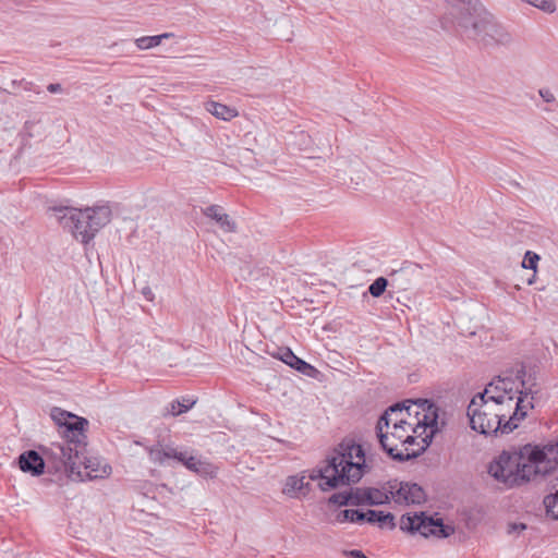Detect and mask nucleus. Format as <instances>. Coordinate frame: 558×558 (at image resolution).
<instances>
[{"mask_svg":"<svg viewBox=\"0 0 558 558\" xmlns=\"http://www.w3.org/2000/svg\"><path fill=\"white\" fill-rule=\"evenodd\" d=\"M489 417H490V415H485V416H483V418H484V420H483V423H487V421L489 420Z\"/></svg>","mask_w":558,"mask_h":558,"instance_id":"58836bf2","label":"nucleus"},{"mask_svg":"<svg viewBox=\"0 0 558 558\" xmlns=\"http://www.w3.org/2000/svg\"><path fill=\"white\" fill-rule=\"evenodd\" d=\"M400 529L411 533H418L425 537L433 535L438 538L450 536L454 529L450 525H445L441 519H434L427 517L424 512L411 514H403L400 519Z\"/></svg>","mask_w":558,"mask_h":558,"instance_id":"9d476101","label":"nucleus"},{"mask_svg":"<svg viewBox=\"0 0 558 558\" xmlns=\"http://www.w3.org/2000/svg\"><path fill=\"white\" fill-rule=\"evenodd\" d=\"M521 374L524 371L515 378L497 377L473 397L468 407L472 429L483 435L509 434L527 416L541 388Z\"/></svg>","mask_w":558,"mask_h":558,"instance_id":"f257e3e1","label":"nucleus"},{"mask_svg":"<svg viewBox=\"0 0 558 558\" xmlns=\"http://www.w3.org/2000/svg\"><path fill=\"white\" fill-rule=\"evenodd\" d=\"M371 468L361 445L343 441L326 459L322 468L310 474V478L319 480L320 489L326 492L357 483Z\"/></svg>","mask_w":558,"mask_h":558,"instance_id":"f03ea898","label":"nucleus"},{"mask_svg":"<svg viewBox=\"0 0 558 558\" xmlns=\"http://www.w3.org/2000/svg\"><path fill=\"white\" fill-rule=\"evenodd\" d=\"M389 494L398 504L420 505L426 499L424 489L415 483L393 482L389 483Z\"/></svg>","mask_w":558,"mask_h":558,"instance_id":"ddd939ff","label":"nucleus"},{"mask_svg":"<svg viewBox=\"0 0 558 558\" xmlns=\"http://www.w3.org/2000/svg\"><path fill=\"white\" fill-rule=\"evenodd\" d=\"M47 90L52 94H58L63 92V87L59 83H51L47 86Z\"/></svg>","mask_w":558,"mask_h":558,"instance_id":"f704fd0d","label":"nucleus"},{"mask_svg":"<svg viewBox=\"0 0 558 558\" xmlns=\"http://www.w3.org/2000/svg\"><path fill=\"white\" fill-rule=\"evenodd\" d=\"M17 463L23 472L31 473L33 476H38L44 473L45 461L35 450H28L22 453L17 459Z\"/></svg>","mask_w":558,"mask_h":558,"instance_id":"2eb2a0df","label":"nucleus"},{"mask_svg":"<svg viewBox=\"0 0 558 558\" xmlns=\"http://www.w3.org/2000/svg\"><path fill=\"white\" fill-rule=\"evenodd\" d=\"M280 360L291 366L292 368L301 372L304 375H311L315 368L303 361L302 359L298 357L290 349H284Z\"/></svg>","mask_w":558,"mask_h":558,"instance_id":"6ab92c4d","label":"nucleus"},{"mask_svg":"<svg viewBox=\"0 0 558 558\" xmlns=\"http://www.w3.org/2000/svg\"><path fill=\"white\" fill-rule=\"evenodd\" d=\"M0 90H1V92H8L7 89H2L1 87H0Z\"/></svg>","mask_w":558,"mask_h":558,"instance_id":"37998d69","label":"nucleus"},{"mask_svg":"<svg viewBox=\"0 0 558 558\" xmlns=\"http://www.w3.org/2000/svg\"><path fill=\"white\" fill-rule=\"evenodd\" d=\"M305 475L288 476L282 493L290 498H296L299 494L303 493V490L308 487V483L305 482Z\"/></svg>","mask_w":558,"mask_h":558,"instance_id":"a211bd4d","label":"nucleus"},{"mask_svg":"<svg viewBox=\"0 0 558 558\" xmlns=\"http://www.w3.org/2000/svg\"><path fill=\"white\" fill-rule=\"evenodd\" d=\"M538 260H539V255L538 254H536V253H534L532 251H527L524 254V258L522 260V267L526 268V269H532L535 272L536 268H537Z\"/></svg>","mask_w":558,"mask_h":558,"instance_id":"c85d7f7f","label":"nucleus"},{"mask_svg":"<svg viewBox=\"0 0 558 558\" xmlns=\"http://www.w3.org/2000/svg\"><path fill=\"white\" fill-rule=\"evenodd\" d=\"M523 457L530 462L535 482L543 480L558 468V441L544 446L526 444Z\"/></svg>","mask_w":558,"mask_h":558,"instance_id":"1a4fd4ad","label":"nucleus"},{"mask_svg":"<svg viewBox=\"0 0 558 558\" xmlns=\"http://www.w3.org/2000/svg\"><path fill=\"white\" fill-rule=\"evenodd\" d=\"M416 266L407 264L398 270L391 271L389 275L390 287L399 291H405L410 288L412 276L415 272Z\"/></svg>","mask_w":558,"mask_h":558,"instance_id":"dca6fc26","label":"nucleus"},{"mask_svg":"<svg viewBox=\"0 0 558 558\" xmlns=\"http://www.w3.org/2000/svg\"><path fill=\"white\" fill-rule=\"evenodd\" d=\"M31 85H32L31 83H26V85H25V87H24V88H25V90H29V89H31Z\"/></svg>","mask_w":558,"mask_h":558,"instance_id":"ea45409f","label":"nucleus"},{"mask_svg":"<svg viewBox=\"0 0 558 558\" xmlns=\"http://www.w3.org/2000/svg\"><path fill=\"white\" fill-rule=\"evenodd\" d=\"M538 95L541 96L544 102L550 105V108H546L545 110H554L553 107L557 105V99L554 92L550 88L543 87L538 89Z\"/></svg>","mask_w":558,"mask_h":558,"instance_id":"cd10ccee","label":"nucleus"},{"mask_svg":"<svg viewBox=\"0 0 558 558\" xmlns=\"http://www.w3.org/2000/svg\"><path fill=\"white\" fill-rule=\"evenodd\" d=\"M17 84H19V82H17V81H12V82H11L12 87H16V85H17Z\"/></svg>","mask_w":558,"mask_h":558,"instance_id":"a19ab883","label":"nucleus"},{"mask_svg":"<svg viewBox=\"0 0 558 558\" xmlns=\"http://www.w3.org/2000/svg\"><path fill=\"white\" fill-rule=\"evenodd\" d=\"M402 415L398 412L397 414L392 415V420H400Z\"/></svg>","mask_w":558,"mask_h":558,"instance_id":"4c0bfd02","label":"nucleus"},{"mask_svg":"<svg viewBox=\"0 0 558 558\" xmlns=\"http://www.w3.org/2000/svg\"><path fill=\"white\" fill-rule=\"evenodd\" d=\"M365 495H366V488H350L349 489L350 506L366 505Z\"/></svg>","mask_w":558,"mask_h":558,"instance_id":"bb28decb","label":"nucleus"},{"mask_svg":"<svg viewBox=\"0 0 558 558\" xmlns=\"http://www.w3.org/2000/svg\"><path fill=\"white\" fill-rule=\"evenodd\" d=\"M348 555L352 558H368L361 550L357 549L348 551Z\"/></svg>","mask_w":558,"mask_h":558,"instance_id":"e433bc0d","label":"nucleus"},{"mask_svg":"<svg viewBox=\"0 0 558 558\" xmlns=\"http://www.w3.org/2000/svg\"><path fill=\"white\" fill-rule=\"evenodd\" d=\"M526 529V525L524 523H510L508 525V533L509 534H519L522 531Z\"/></svg>","mask_w":558,"mask_h":558,"instance_id":"2f4dec72","label":"nucleus"},{"mask_svg":"<svg viewBox=\"0 0 558 558\" xmlns=\"http://www.w3.org/2000/svg\"><path fill=\"white\" fill-rule=\"evenodd\" d=\"M194 404L195 401L190 399L174 400L167 409V413L177 416L189 411Z\"/></svg>","mask_w":558,"mask_h":558,"instance_id":"393cba45","label":"nucleus"},{"mask_svg":"<svg viewBox=\"0 0 558 558\" xmlns=\"http://www.w3.org/2000/svg\"><path fill=\"white\" fill-rule=\"evenodd\" d=\"M337 522L343 523V522H353V510L345 509L340 511L336 517Z\"/></svg>","mask_w":558,"mask_h":558,"instance_id":"7c9ffc66","label":"nucleus"},{"mask_svg":"<svg viewBox=\"0 0 558 558\" xmlns=\"http://www.w3.org/2000/svg\"><path fill=\"white\" fill-rule=\"evenodd\" d=\"M488 474L510 488L535 482L530 462L523 457V446L517 451H502L489 463Z\"/></svg>","mask_w":558,"mask_h":558,"instance_id":"423d86ee","label":"nucleus"},{"mask_svg":"<svg viewBox=\"0 0 558 558\" xmlns=\"http://www.w3.org/2000/svg\"><path fill=\"white\" fill-rule=\"evenodd\" d=\"M527 283L532 284L533 283V279H529Z\"/></svg>","mask_w":558,"mask_h":558,"instance_id":"79ce46f5","label":"nucleus"},{"mask_svg":"<svg viewBox=\"0 0 558 558\" xmlns=\"http://www.w3.org/2000/svg\"><path fill=\"white\" fill-rule=\"evenodd\" d=\"M460 33L484 45L508 46L512 43L511 34L484 8L474 17H463Z\"/></svg>","mask_w":558,"mask_h":558,"instance_id":"0eeeda50","label":"nucleus"},{"mask_svg":"<svg viewBox=\"0 0 558 558\" xmlns=\"http://www.w3.org/2000/svg\"><path fill=\"white\" fill-rule=\"evenodd\" d=\"M450 7L449 14L459 31L462 29L463 17H474L483 9L478 0H446Z\"/></svg>","mask_w":558,"mask_h":558,"instance_id":"4468645a","label":"nucleus"},{"mask_svg":"<svg viewBox=\"0 0 558 558\" xmlns=\"http://www.w3.org/2000/svg\"><path fill=\"white\" fill-rule=\"evenodd\" d=\"M52 211L61 227L82 243L93 240L96 233L111 220V209L105 205L85 209L54 207Z\"/></svg>","mask_w":558,"mask_h":558,"instance_id":"39448f33","label":"nucleus"},{"mask_svg":"<svg viewBox=\"0 0 558 558\" xmlns=\"http://www.w3.org/2000/svg\"><path fill=\"white\" fill-rule=\"evenodd\" d=\"M204 215L215 220L219 227L226 232H234L236 229L235 222L230 219L229 215L218 205L208 206L204 210Z\"/></svg>","mask_w":558,"mask_h":558,"instance_id":"f3484780","label":"nucleus"},{"mask_svg":"<svg viewBox=\"0 0 558 558\" xmlns=\"http://www.w3.org/2000/svg\"><path fill=\"white\" fill-rule=\"evenodd\" d=\"M367 517H368L367 511L363 512L360 510H353V522H362V521L367 522Z\"/></svg>","mask_w":558,"mask_h":558,"instance_id":"72a5a7b5","label":"nucleus"},{"mask_svg":"<svg viewBox=\"0 0 558 558\" xmlns=\"http://www.w3.org/2000/svg\"><path fill=\"white\" fill-rule=\"evenodd\" d=\"M150 459L154 462L163 463L167 459H174L182 463L187 470L204 476L215 477L217 475V468L201 457L192 454L187 450H179L178 448L167 446L161 449L153 447L149 450Z\"/></svg>","mask_w":558,"mask_h":558,"instance_id":"6e6552de","label":"nucleus"},{"mask_svg":"<svg viewBox=\"0 0 558 558\" xmlns=\"http://www.w3.org/2000/svg\"><path fill=\"white\" fill-rule=\"evenodd\" d=\"M367 514V522L371 524H378L381 529H393L396 526L395 517L390 512L385 513L383 511L368 510Z\"/></svg>","mask_w":558,"mask_h":558,"instance_id":"412c9836","label":"nucleus"},{"mask_svg":"<svg viewBox=\"0 0 558 558\" xmlns=\"http://www.w3.org/2000/svg\"><path fill=\"white\" fill-rule=\"evenodd\" d=\"M411 416V405L396 403L389 407L377 422V437L381 448L397 461H408L418 457L425 446H418L417 449L399 450L402 440L409 430H412L413 424L407 421Z\"/></svg>","mask_w":558,"mask_h":558,"instance_id":"7ed1b4c3","label":"nucleus"},{"mask_svg":"<svg viewBox=\"0 0 558 558\" xmlns=\"http://www.w3.org/2000/svg\"><path fill=\"white\" fill-rule=\"evenodd\" d=\"M329 504L338 506H350L349 490L332 494L329 497Z\"/></svg>","mask_w":558,"mask_h":558,"instance_id":"c756f323","label":"nucleus"},{"mask_svg":"<svg viewBox=\"0 0 558 558\" xmlns=\"http://www.w3.org/2000/svg\"><path fill=\"white\" fill-rule=\"evenodd\" d=\"M206 110L218 119L228 121L238 116L234 108H230L223 104L210 101L206 105Z\"/></svg>","mask_w":558,"mask_h":558,"instance_id":"aec40b11","label":"nucleus"},{"mask_svg":"<svg viewBox=\"0 0 558 558\" xmlns=\"http://www.w3.org/2000/svg\"><path fill=\"white\" fill-rule=\"evenodd\" d=\"M389 492L380 490L378 488H366L365 500L368 506H379L389 502Z\"/></svg>","mask_w":558,"mask_h":558,"instance_id":"5701e85b","label":"nucleus"},{"mask_svg":"<svg viewBox=\"0 0 558 558\" xmlns=\"http://www.w3.org/2000/svg\"><path fill=\"white\" fill-rule=\"evenodd\" d=\"M84 446L86 444L84 442ZM85 451V447L82 449V453L78 454V458L75 459L76 464L75 468L72 469L70 466H63L64 469H70L71 472H74L77 470V473L82 475V471L80 470V466L83 465L84 468V475L88 480H98V478H105L109 476L111 473V466L101 458L98 457H83Z\"/></svg>","mask_w":558,"mask_h":558,"instance_id":"f8f14e48","label":"nucleus"},{"mask_svg":"<svg viewBox=\"0 0 558 558\" xmlns=\"http://www.w3.org/2000/svg\"><path fill=\"white\" fill-rule=\"evenodd\" d=\"M51 418L63 427V440L61 442H52L47 449L46 454L54 461V468L60 470L61 466L75 468L78 454L82 453L84 440V426L88 424L85 418L78 417L60 408H53Z\"/></svg>","mask_w":558,"mask_h":558,"instance_id":"20e7f679","label":"nucleus"},{"mask_svg":"<svg viewBox=\"0 0 558 558\" xmlns=\"http://www.w3.org/2000/svg\"><path fill=\"white\" fill-rule=\"evenodd\" d=\"M390 286L389 279L385 277H378L373 283L368 287V292L374 298H379L384 294L386 288Z\"/></svg>","mask_w":558,"mask_h":558,"instance_id":"a878e982","label":"nucleus"},{"mask_svg":"<svg viewBox=\"0 0 558 558\" xmlns=\"http://www.w3.org/2000/svg\"><path fill=\"white\" fill-rule=\"evenodd\" d=\"M170 36H171V34H169V33H165V34L157 35V36H144V37L137 38L135 40V44L138 49L146 50V49L159 46L163 38H168Z\"/></svg>","mask_w":558,"mask_h":558,"instance_id":"b1692460","label":"nucleus"},{"mask_svg":"<svg viewBox=\"0 0 558 558\" xmlns=\"http://www.w3.org/2000/svg\"><path fill=\"white\" fill-rule=\"evenodd\" d=\"M553 489L555 492L547 495L543 502L546 509V514L554 520H558V478L553 485Z\"/></svg>","mask_w":558,"mask_h":558,"instance_id":"4be33fe9","label":"nucleus"},{"mask_svg":"<svg viewBox=\"0 0 558 558\" xmlns=\"http://www.w3.org/2000/svg\"><path fill=\"white\" fill-rule=\"evenodd\" d=\"M411 403V407L416 405L418 409H421V412H415L417 423L415 426L413 425L412 432L417 434L420 428H423L424 432L429 429V433L422 438V442L426 449L429 446L434 435L444 428L445 422L439 420L438 409L428 400L420 399L416 402Z\"/></svg>","mask_w":558,"mask_h":558,"instance_id":"9b49d317","label":"nucleus"},{"mask_svg":"<svg viewBox=\"0 0 558 558\" xmlns=\"http://www.w3.org/2000/svg\"><path fill=\"white\" fill-rule=\"evenodd\" d=\"M142 294L146 298V300L148 301H153L154 300V293L151 291V289L149 287H144L142 289Z\"/></svg>","mask_w":558,"mask_h":558,"instance_id":"c9c22d12","label":"nucleus"},{"mask_svg":"<svg viewBox=\"0 0 558 558\" xmlns=\"http://www.w3.org/2000/svg\"><path fill=\"white\" fill-rule=\"evenodd\" d=\"M416 440V437L411 435V434H407L404 439L402 440V444H401V448H399V450H405V448H410V446H412Z\"/></svg>","mask_w":558,"mask_h":558,"instance_id":"473e14b6","label":"nucleus"}]
</instances>
